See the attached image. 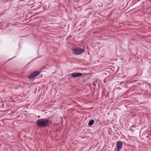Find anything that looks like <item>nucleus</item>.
<instances>
[{"label":"nucleus","mask_w":151,"mask_h":151,"mask_svg":"<svg viewBox=\"0 0 151 151\" xmlns=\"http://www.w3.org/2000/svg\"><path fill=\"white\" fill-rule=\"evenodd\" d=\"M52 123V120L48 118L38 119L36 122L37 126L40 127H45L50 126Z\"/></svg>","instance_id":"1"},{"label":"nucleus","mask_w":151,"mask_h":151,"mask_svg":"<svg viewBox=\"0 0 151 151\" xmlns=\"http://www.w3.org/2000/svg\"><path fill=\"white\" fill-rule=\"evenodd\" d=\"M85 50L79 47L75 48L73 50V53L75 55H78L83 53Z\"/></svg>","instance_id":"2"},{"label":"nucleus","mask_w":151,"mask_h":151,"mask_svg":"<svg viewBox=\"0 0 151 151\" xmlns=\"http://www.w3.org/2000/svg\"><path fill=\"white\" fill-rule=\"evenodd\" d=\"M40 73L39 71L37 70L31 73L28 76V78L30 79H32L33 78L37 76Z\"/></svg>","instance_id":"3"},{"label":"nucleus","mask_w":151,"mask_h":151,"mask_svg":"<svg viewBox=\"0 0 151 151\" xmlns=\"http://www.w3.org/2000/svg\"><path fill=\"white\" fill-rule=\"evenodd\" d=\"M117 151H120L123 147L122 142L120 141H118L116 143Z\"/></svg>","instance_id":"4"},{"label":"nucleus","mask_w":151,"mask_h":151,"mask_svg":"<svg viewBox=\"0 0 151 151\" xmlns=\"http://www.w3.org/2000/svg\"><path fill=\"white\" fill-rule=\"evenodd\" d=\"M82 74L80 73H74L71 74V76L74 78L81 76Z\"/></svg>","instance_id":"5"},{"label":"nucleus","mask_w":151,"mask_h":151,"mask_svg":"<svg viewBox=\"0 0 151 151\" xmlns=\"http://www.w3.org/2000/svg\"><path fill=\"white\" fill-rule=\"evenodd\" d=\"M94 121L93 119H91L90 120L88 123V125L89 126H91L94 123Z\"/></svg>","instance_id":"6"}]
</instances>
